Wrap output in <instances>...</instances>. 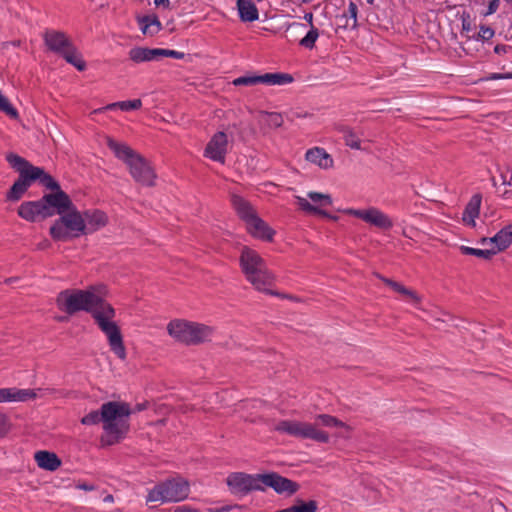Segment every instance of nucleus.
<instances>
[{
	"instance_id": "680f3d73",
	"label": "nucleus",
	"mask_w": 512,
	"mask_h": 512,
	"mask_svg": "<svg viewBox=\"0 0 512 512\" xmlns=\"http://www.w3.org/2000/svg\"><path fill=\"white\" fill-rule=\"evenodd\" d=\"M368 4H373L374 0H366Z\"/></svg>"
},
{
	"instance_id": "f257e3e1",
	"label": "nucleus",
	"mask_w": 512,
	"mask_h": 512,
	"mask_svg": "<svg viewBox=\"0 0 512 512\" xmlns=\"http://www.w3.org/2000/svg\"><path fill=\"white\" fill-rule=\"evenodd\" d=\"M105 286H90L85 290L66 289L57 295L58 308L73 315L79 311L91 314L99 329L105 334L110 350L120 359L125 360L127 353L121 331L113 320L115 309L105 299Z\"/></svg>"
},
{
	"instance_id": "6ab92c4d",
	"label": "nucleus",
	"mask_w": 512,
	"mask_h": 512,
	"mask_svg": "<svg viewBox=\"0 0 512 512\" xmlns=\"http://www.w3.org/2000/svg\"><path fill=\"white\" fill-rule=\"evenodd\" d=\"M44 211L46 208L41 200L23 202L18 208V215L29 222H36L39 219H45Z\"/></svg>"
},
{
	"instance_id": "79ce46f5",
	"label": "nucleus",
	"mask_w": 512,
	"mask_h": 512,
	"mask_svg": "<svg viewBox=\"0 0 512 512\" xmlns=\"http://www.w3.org/2000/svg\"><path fill=\"white\" fill-rule=\"evenodd\" d=\"M502 79H512V72L490 73L485 78H483L484 81H493V80H502Z\"/></svg>"
},
{
	"instance_id": "f03ea898",
	"label": "nucleus",
	"mask_w": 512,
	"mask_h": 512,
	"mask_svg": "<svg viewBox=\"0 0 512 512\" xmlns=\"http://www.w3.org/2000/svg\"><path fill=\"white\" fill-rule=\"evenodd\" d=\"M131 415L129 404L110 401L102 405L103 434L100 438L102 446L119 443L129 430L128 418Z\"/></svg>"
},
{
	"instance_id": "ea45409f",
	"label": "nucleus",
	"mask_w": 512,
	"mask_h": 512,
	"mask_svg": "<svg viewBox=\"0 0 512 512\" xmlns=\"http://www.w3.org/2000/svg\"><path fill=\"white\" fill-rule=\"evenodd\" d=\"M160 57H171L174 59H183L185 57V54L183 52H180L177 50L159 48V58Z\"/></svg>"
},
{
	"instance_id": "c9c22d12",
	"label": "nucleus",
	"mask_w": 512,
	"mask_h": 512,
	"mask_svg": "<svg viewBox=\"0 0 512 512\" xmlns=\"http://www.w3.org/2000/svg\"><path fill=\"white\" fill-rule=\"evenodd\" d=\"M288 512H316L317 503L314 500L308 502L299 501L297 504L288 507Z\"/></svg>"
},
{
	"instance_id": "e433bc0d",
	"label": "nucleus",
	"mask_w": 512,
	"mask_h": 512,
	"mask_svg": "<svg viewBox=\"0 0 512 512\" xmlns=\"http://www.w3.org/2000/svg\"><path fill=\"white\" fill-rule=\"evenodd\" d=\"M102 421V408L100 411H91L81 419L83 425H95Z\"/></svg>"
},
{
	"instance_id": "423d86ee",
	"label": "nucleus",
	"mask_w": 512,
	"mask_h": 512,
	"mask_svg": "<svg viewBox=\"0 0 512 512\" xmlns=\"http://www.w3.org/2000/svg\"><path fill=\"white\" fill-rule=\"evenodd\" d=\"M49 232L54 241L65 242L86 234V223L74 205L54 221Z\"/></svg>"
},
{
	"instance_id": "39448f33",
	"label": "nucleus",
	"mask_w": 512,
	"mask_h": 512,
	"mask_svg": "<svg viewBox=\"0 0 512 512\" xmlns=\"http://www.w3.org/2000/svg\"><path fill=\"white\" fill-rule=\"evenodd\" d=\"M239 263L246 280L251 283L255 289L271 295L279 296L278 293L268 289L272 285L274 277L268 270L265 260L259 253L249 247H243L241 250Z\"/></svg>"
},
{
	"instance_id": "72a5a7b5",
	"label": "nucleus",
	"mask_w": 512,
	"mask_h": 512,
	"mask_svg": "<svg viewBox=\"0 0 512 512\" xmlns=\"http://www.w3.org/2000/svg\"><path fill=\"white\" fill-rule=\"evenodd\" d=\"M460 251L464 255H472L486 260H489L496 255V251L493 247L491 249H477L468 246H461Z\"/></svg>"
},
{
	"instance_id": "a211bd4d",
	"label": "nucleus",
	"mask_w": 512,
	"mask_h": 512,
	"mask_svg": "<svg viewBox=\"0 0 512 512\" xmlns=\"http://www.w3.org/2000/svg\"><path fill=\"white\" fill-rule=\"evenodd\" d=\"M44 42L49 50L59 55L72 44L65 33L56 30H47L44 34Z\"/></svg>"
},
{
	"instance_id": "58836bf2",
	"label": "nucleus",
	"mask_w": 512,
	"mask_h": 512,
	"mask_svg": "<svg viewBox=\"0 0 512 512\" xmlns=\"http://www.w3.org/2000/svg\"><path fill=\"white\" fill-rule=\"evenodd\" d=\"M267 116H268L267 123H268V125L270 127L278 128V127L282 126V124H283V117H282L281 114L276 113V112H272V113H267Z\"/></svg>"
},
{
	"instance_id": "7c9ffc66",
	"label": "nucleus",
	"mask_w": 512,
	"mask_h": 512,
	"mask_svg": "<svg viewBox=\"0 0 512 512\" xmlns=\"http://www.w3.org/2000/svg\"><path fill=\"white\" fill-rule=\"evenodd\" d=\"M239 18L243 22H254L259 18V12L252 0H237Z\"/></svg>"
},
{
	"instance_id": "f3484780",
	"label": "nucleus",
	"mask_w": 512,
	"mask_h": 512,
	"mask_svg": "<svg viewBox=\"0 0 512 512\" xmlns=\"http://www.w3.org/2000/svg\"><path fill=\"white\" fill-rule=\"evenodd\" d=\"M37 397L34 389H19L16 387L0 388V403L27 402Z\"/></svg>"
},
{
	"instance_id": "4c0bfd02",
	"label": "nucleus",
	"mask_w": 512,
	"mask_h": 512,
	"mask_svg": "<svg viewBox=\"0 0 512 512\" xmlns=\"http://www.w3.org/2000/svg\"><path fill=\"white\" fill-rule=\"evenodd\" d=\"M494 35H495L494 29H492L491 27L486 26V25H481L479 27L478 35H477V37L475 39L478 40V41H483L484 42V41H488L491 38H493Z\"/></svg>"
},
{
	"instance_id": "bf43d9fd",
	"label": "nucleus",
	"mask_w": 512,
	"mask_h": 512,
	"mask_svg": "<svg viewBox=\"0 0 512 512\" xmlns=\"http://www.w3.org/2000/svg\"><path fill=\"white\" fill-rule=\"evenodd\" d=\"M353 17H354V25L356 24V18H357V13H356V7L354 6V14H353Z\"/></svg>"
},
{
	"instance_id": "c85d7f7f",
	"label": "nucleus",
	"mask_w": 512,
	"mask_h": 512,
	"mask_svg": "<svg viewBox=\"0 0 512 512\" xmlns=\"http://www.w3.org/2000/svg\"><path fill=\"white\" fill-rule=\"evenodd\" d=\"M128 54L134 63L150 62L159 59V48L133 47Z\"/></svg>"
},
{
	"instance_id": "603ef678",
	"label": "nucleus",
	"mask_w": 512,
	"mask_h": 512,
	"mask_svg": "<svg viewBox=\"0 0 512 512\" xmlns=\"http://www.w3.org/2000/svg\"><path fill=\"white\" fill-rule=\"evenodd\" d=\"M146 408H147V404L146 403H140V404L136 405V410L137 411H142V410H145Z\"/></svg>"
},
{
	"instance_id": "393cba45",
	"label": "nucleus",
	"mask_w": 512,
	"mask_h": 512,
	"mask_svg": "<svg viewBox=\"0 0 512 512\" xmlns=\"http://www.w3.org/2000/svg\"><path fill=\"white\" fill-rule=\"evenodd\" d=\"M86 223V234L95 232L108 222L107 215L101 210H88L82 215Z\"/></svg>"
},
{
	"instance_id": "c756f323",
	"label": "nucleus",
	"mask_w": 512,
	"mask_h": 512,
	"mask_svg": "<svg viewBox=\"0 0 512 512\" xmlns=\"http://www.w3.org/2000/svg\"><path fill=\"white\" fill-rule=\"evenodd\" d=\"M144 35L154 36L162 30V24L156 15H145L137 19Z\"/></svg>"
},
{
	"instance_id": "ddd939ff",
	"label": "nucleus",
	"mask_w": 512,
	"mask_h": 512,
	"mask_svg": "<svg viewBox=\"0 0 512 512\" xmlns=\"http://www.w3.org/2000/svg\"><path fill=\"white\" fill-rule=\"evenodd\" d=\"M229 139L224 131H217L208 141L204 149V157L224 164L228 153Z\"/></svg>"
},
{
	"instance_id": "6e6552de",
	"label": "nucleus",
	"mask_w": 512,
	"mask_h": 512,
	"mask_svg": "<svg viewBox=\"0 0 512 512\" xmlns=\"http://www.w3.org/2000/svg\"><path fill=\"white\" fill-rule=\"evenodd\" d=\"M190 492L188 481L183 478H172L159 483L149 490L147 502H180L186 499Z\"/></svg>"
},
{
	"instance_id": "aec40b11",
	"label": "nucleus",
	"mask_w": 512,
	"mask_h": 512,
	"mask_svg": "<svg viewBox=\"0 0 512 512\" xmlns=\"http://www.w3.org/2000/svg\"><path fill=\"white\" fill-rule=\"evenodd\" d=\"M248 232L257 239L272 241L275 231L258 215L246 223Z\"/></svg>"
},
{
	"instance_id": "864d4df0",
	"label": "nucleus",
	"mask_w": 512,
	"mask_h": 512,
	"mask_svg": "<svg viewBox=\"0 0 512 512\" xmlns=\"http://www.w3.org/2000/svg\"><path fill=\"white\" fill-rule=\"evenodd\" d=\"M305 20H307L308 22H312V19H313V14L312 13H307L305 14L304 16Z\"/></svg>"
},
{
	"instance_id": "09e8293b",
	"label": "nucleus",
	"mask_w": 512,
	"mask_h": 512,
	"mask_svg": "<svg viewBox=\"0 0 512 512\" xmlns=\"http://www.w3.org/2000/svg\"><path fill=\"white\" fill-rule=\"evenodd\" d=\"M154 4L159 7L163 6L164 8L170 7V0H154Z\"/></svg>"
},
{
	"instance_id": "412c9836",
	"label": "nucleus",
	"mask_w": 512,
	"mask_h": 512,
	"mask_svg": "<svg viewBox=\"0 0 512 512\" xmlns=\"http://www.w3.org/2000/svg\"><path fill=\"white\" fill-rule=\"evenodd\" d=\"M305 160L320 169H329L333 166L332 156L322 147H312L305 153Z\"/></svg>"
},
{
	"instance_id": "9b49d317",
	"label": "nucleus",
	"mask_w": 512,
	"mask_h": 512,
	"mask_svg": "<svg viewBox=\"0 0 512 512\" xmlns=\"http://www.w3.org/2000/svg\"><path fill=\"white\" fill-rule=\"evenodd\" d=\"M293 82V77L288 73H265L263 75H244L232 81L234 86H254L265 84L269 86L286 85Z\"/></svg>"
},
{
	"instance_id": "7ed1b4c3",
	"label": "nucleus",
	"mask_w": 512,
	"mask_h": 512,
	"mask_svg": "<svg viewBox=\"0 0 512 512\" xmlns=\"http://www.w3.org/2000/svg\"><path fill=\"white\" fill-rule=\"evenodd\" d=\"M107 146L115 157L123 161L129 168L132 178L143 186H154L156 174L150 164L130 146L107 138Z\"/></svg>"
},
{
	"instance_id": "c03bdc74",
	"label": "nucleus",
	"mask_w": 512,
	"mask_h": 512,
	"mask_svg": "<svg viewBox=\"0 0 512 512\" xmlns=\"http://www.w3.org/2000/svg\"><path fill=\"white\" fill-rule=\"evenodd\" d=\"M501 178H502V183L511 188L510 190H506L504 192V195H506L508 192L512 191V173H509V172L503 173V174H501Z\"/></svg>"
},
{
	"instance_id": "9d476101",
	"label": "nucleus",
	"mask_w": 512,
	"mask_h": 512,
	"mask_svg": "<svg viewBox=\"0 0 512 512\" xmlns=\"http://www.w3.org/2000/svg\"><path fill=\"white\" fill-rule=\"evenodd\" d=\"M226 483L233 494L246 495L251 491H263L261 474L233 472L228 475Z\"/></svg>"
},
{
	"instance_id": "8fccbe9b",
	"label": "nucleus",
	"mask_w": 512,
	"mask_h": 512,
	"mask_svg": "<svg viewBox=\"0 0 512 512\" xmlns=\"http://www.w3.org/2000/svg\"><path fill=\"white\" fill-rule=\"evenodd\" d=\"M288 28L296 29V30H304L306 28V25L299 22H293L289 25Z\"/></svg>"
},
{
	"instance_id": "20e7f679",
	"label": "nucleus",
	"mask_w": 512,
	"mask_h": 512,
	"mask_svg": "<svg viewBox=\"0 0 512 512\" xmlns=\"http://www.w3.org/2000/svg\"><path fill=\"white\" fill-rule=\"evenodd\" d=\"M336 425H338L336 418L321 414L316 417L315 423L313 424L297 420H281L275 424L273 430L296 438L311 439L316 442L326 443L329 440V436L319 427H331Z\"/></svg>"
},
{
	"instance_id": "5fc2aeb1",
	"label": "nucleus",
	"mask_w": 512,
	"mask_h": 512,
	"mask_svg": "<svg viewBox=\"0 0 512 512\" xmlns=\"http://www.w3.org/2000/svg\"><path fill=\"white\" fill-rule=\"evenodd\" d=\"M15 281H16V278H12V277H11V278H7V279L5 280V283H6V284H11V283H13V282H15Z\"/></svg>"
},
{
	"instance_id": "13d9d810",
	"label": "nucleus",
	"mask_w": 512,
	"mask_h": 512,
	"mask_svg": "<svg viewBox=\"0 0 512 512\" xmlns=\"http://www.w3.org/2000/svg\"><path fill=\"white\" fill-rule=\"evenodd\" d=\"M347 11L352 13V0L349 1Z\"/></svg>"
},
{
	"instance_id": "6e6d98bb",
	"label": "nucleus",
	"mask_w": 512,
	"mask_h": 512,
	"mask_svg": "<svg viewBox=\"0 0 512 512\" xmlns=\"http://www.w3.org/2000/svg\"><path fill=\"white\" fill-rule=\"evenodd\" d=\"M353 146H354V149H361V146H360V142H359V141H355V140H354Z\"/></svg>"
},
{
	"instance_id": "4468645a",
	"label": "nucleus",
	"mask_w": 512,
	"mask_h": 512,
	"mask_svg": "<svg viewBox=\"0 0 512 512\" xmlns=\"http://www.w3.org/2000/svg\"><path fill=\"white\" fill-rule=\"evenodd\" d=\"M307 198L296 196L297 205L305 212L311 214L326 215L321 209L323 207L330 206L332 200L329 194H323L319 192H309Z\"/></svg>"
},
{
	"instance_id": "b1692460",
	"label": "nucleus",
	"mask_w": 512,
	"mask_h": 512,
	"mask_svg": "<svg viewBox=\"0 0 512 512\" xmlns=\"http://www.w3.org/2000/svg\"><path fill=\"white\" fill-rule=\"evenodd\" d=\"M37 466L46 471H56L61 466V459L54 453L47 450H39L34 454Z\"/></svg>"
},
{
	"instance_id": "49530a36",
	"label": "nucleus",
	"mask_w": 512,
	"mask_h": 512,
	"mask_svg": "<svg viewBox=\"0 0 512 512\" xmlns=\"http://www.w3.org/2000/svg\"><path fill=\"white\" fill-rule=\"evenodd\" d=\"M76 488L84 491H93L95 489V486L88 483H78L76 485Z\"/></svg>"
},
{
	"instance_id": "4be33fe9",
	"label": "nucleus",
	"mask_w": 512,
	"mask_h": 512,
	"mask_svg": "<svg viewBox=\"0 0 512 512\" xmlns=\"http://www.w3.org/2000/svg\"><path fill=\"white\" fill-rule=\"evenodd\" d=\"M27 168L29 172V178L32 181H39V183L47 189L52 191H57L60 188L59 183L48 173L44 171L43 168L33 166L30 162L27 161Z\"/></svg>"
},
{
	"instance_id": "f8f14e48",
	"label": "nucleus",
	"mask_w": 512,
	"mask_h": 512,
	"mask_svg": "<svg viewBox=\"0 0 512 512\" xmlns=\"http://www.w3.org/2000/svg\"><path fill=\"white\" fill-rule=\"evenodd\" d=\"M40 200L47 210L44 211V217L46 218L56 214L60 216L74 206L68 194L61 189L43 195Z\"/></svg>"
},
{
	"instance_id": "de8ad7c7",
	"label": "nucleus",
	"mask_w": 512,
	"mask_h": 512,
	"mask_svg": "<svg viewBox=\"0 0 512 512\" xmlns=\"http://www.w3.org/2000/svg\"><path fill=\"white\" fill-rule=\"evenodd\" d=\"M197 510L188 506V505H182L175 508V512H196Z\"/></svg>"
},
{
	"instance_id": "a19ab883",
	"label": "nucleus",
	"mask_w": 512,
	"mask_h": 512,
	"mask_svg": "<svg viewBox=\"0 0 512 512\" xmlns=\"http://www.w3.org/2000/svg\"><path fill=\"white\" fill-rule=\"evenodd\" d=\"M10 429V422L4 413H0V438L4 437Z\"/></svg>"
},
{
	"instance_id": "e2e57ef3",
	"label": "nucleus",
	"mask_w": 512,
	"mask_h": 512,
	"mask_svg": "<svg viewBox=\"0 0 512 512\" xmlns=\"http://www.w3.org/2000/svg\"><path fill=\"white\" fill-rule=\"evenodd\" d=\"M506 3L511 4L512 0H504Z\"/></svg>"
},
{
	"instance_id": "5701e85b",
	"label": "nucleus",
	"mask_w": 512,
	"mask_h": 512,
	"mask_svg": "<svg viewBox=\"0 0 512 512\" xmlns=\"http://www.w3.org/2000/svg\"><path fill=\"white\" fill-rule=\"evenodd\" d=\"M482 244L487 242L494 244L493 248L498 252L504 251L512 244V224L506 225L491 238H483Z\"/></svg>"
},
{
	"instance_id": "a18cd8bd",
	"label": "nucleus",
	"mask_w": 512,
	"mask_h": 512,
	"mask_svg": "<svg viewBox=\"0 0 512 512\" xmlns=\"http://www.w3.org/2000/svg\"><path fill=\"white\" fill-rule=\"evenodd\" d=\"M510 49H511V46L504 45V44H497L494 47V52L496 54H504V53H507V51L510 50Z\"/></svg>"
},
{
	"instance_id": "2f4dec72",
	"label": "nucleus",
	"mask_w": 512,
	"mask_h": 512,
	"mask_svg": "<svg viewBox=\"0 0 512 512\" xmlns=\"http://www.w3.org/2000/svg\"><path fill=\"white\" fill-rule=\"evenodd\" d=\"M61 56L71 65H73L77 70L83 71L86 68V63L82 59L81 55L78 53L77 49L73 44H71L62 54Z\"/></svg>"
},
{
	"instance_id": "3c124183",
	"label": "nucleus",
	"mask_w": 512,
	"mask_h": 512,
	"mask_svg": "<svg viewBox=\"0 0 512 512\" xmlns=\"http://www.w3.org/2000/svg\"><path fill=\"white\" fill-rule=\"evenodd\" d=\"M103 501H104V502H107V503H112V502L114 501V497H113V495L108 494V495H106V496L103 498Z\"/></svg>"
},
{
	"instance_id": "1a4fd4ad",
	"label": "nucleus",
	"mask_w": 512,
	"mask_h": 512,
	"mask_svg": "<svg viewBox=\"0 0 512 512\" xmlns=\"http://www.w3.org/2000/svg\"><path fill=\"white\" fill-rule=\"evenodd\" d=\"M6 161L19 173V178L13 183L6 195L8 201L15 202L22 198L31 186L32 181L29 178L27 160L25 158L15 153H8L6 155Z\"/></svg>"
},
{
	"instance_id": "a878e982",
	"label": "nucleus",
	"mask_w": 512,
	"mask_h": 512,
	"mask_svg": "<svg viewBox=\"0 0 512 512\" xmlns=\"http://www.w3.org/2000/svg\"><path fill=\"white\" fill-rule=\"evenodd\" d=\"M231 203L237 215L245 222H249L252 218L257 216L256 211L252 205L245 200L242 196L237 194L231 195Z\"/></svg>"
},
{
	"instance_id": "473e14b6",
	"label": "nucleus",
	"mask_w": 512,
	"mask_h": 512,
	"mask_svg": "<svg viewBox=\"0 0 512 512\" xmlns=\"http://www.w3.org/2000/svg\"><path fill=\"white\" fill-rule=\"evenodd\" d=\"M142 101L140 99H133V100H126V101H120L115 102L106 105L103 109L104 110H114L115 108H119L122 111H132L137 110L141 108Z\"/></svg>"
},
{
	"instance_id": "cd10ccee",
	"label": "nucleus",
	"mask_w": 512,
	"mask_h": 512,
	"mask_svg": "<svg viewBox=\"0 0 512 512\" xmlns=\"http://www.w3.org/2000/svg\"><path fill=\"white\" fill-rule=\"evenodd\" d=\"M381 281L387 285L391 290L394 292L406 297L410 300L411 303H413L415 306H418L421 302V297L414 291L409 288H406L401 283L394 281L392 279H389L384 276H379Z\"/></svg>"
},
{
	"instance_id": "2eb2a0df",
	"label": "nucleus",
	"mask_w": 512,
	"mask_h": 512,
	"mask_svg": "<svg viewBox=\"0 0 512 512\" xmlns=\"http://www.w3.org/2000/svg\"><path fill=\"white\" fill-rule=\"evenodd\" d=\"M261 486L272 488L278 494L292 495L297 492L299 485L275 472L261 474Z\"/></svg>"
},
{
	"instance_id": "4d7b16f0",
	"label": "nucleus",
	"mask_w": 512,
	"mask_h": 512,
	"mask_svg": "<svg viewBox=\"0 0 512 512\" xmlns=\"http://www.w3.org/2000/svg\"><path fill=\"white\" fill-rule=\"evenodd\" d=\"M229 510V507H222L221 509H218L216 512H228Z\"/></svg>"
},
{
	"instance_id": "0eeeda50",
	"label": "nucleus",
	"mask_w": 512,
	"mask_h": 512,
	"mask_svg": "<svg viewBox=\"0 0 512 512\" xmlns=\"http://www.w3.org/2000/svg\"><path fill=\"white\" fill-rule=\"evenodd\" d=\"M167 330L174 339L188 345L207 341L213 333L212 328L209 326L184 320L171 321L167 326Z\"/></svg>"
},
{
	"instance_id": "dca6fc26",
	"label": "nucleus",
	"mask_w": 512,
	"mask_h": 512,
	"mask_svg": "<svg viewBox=\"0 0 512 512\" xmlns=\"http://www.w3.org/2000/svg\"><path fill=\"white\" fill-rule=\"evenodd\" d=\"M354 217L380 230H390L393 227L391 218L376 207L354 209Z\"/></svg>"
},
{
	"instance_id": "bb28decb",
	"label": "nucleus",
	"mask_w": 512,
	"mask_h": 512,
	"mask_svg": "<svg viewBox=\"0 0 512 512\" xmlns=\"http://www.w3.org/2000/svg\"><path fill=\"white\" fill-rule=\"evenodd\" d=\"M482 197L480 194H475L471 197L469 202L467 203L464 212L462 214L463 222L470 226L475 227V219L479 216L480 213V205H481Z\"/></svg>"
},
{
	"instance_id": "37998d69",
	"label": "nucleus",
	"mask_w": 512,
	"mask_h": 512,
	"mask_svg": "<svg viewBox=\"0 0 512 512\" xmlns=\"http://www.w3.org/2000/svg\"><path fill=\"white\" fill-rule=\"evenodd\" d=\"M499 5H500V0H491L489 2L487 11L484 12L483 15L488 16V15L494 14L498 10Z\"/></svg>"
},
{
	"instance_id": "052dcab7",
	"label": "nucleus",
	"mask_w": 512,
	"mask_h": 512,
	"mask_svg": "<svg viewBox=\"0 0 512 512\" xmlns=\"http://www.w3.org/2000/svg\"><path fill=\"white\" fill-rule=\"evenodd\" d=\"M276 512H288V510H287V508H285V509H282V510H278Z\"/></svg>"
},
{
	"instance_id": "f704fd0d",
	"label": "nucleus",
	"mask_w": 512,
	"mask_h": 512,
	"mask_svg": "<svg viewBox=\"0 0 512 512\" xmlns=\"http://www.w3.org/2000/svg\"><path fill=\"white\" fill-rule=\"evenodd\" d=\"M318 37V29L312 26L306 35L299 41V44L306 49H312L315 46V42L317 41Z\"/></svg>"
}]
</instances>
